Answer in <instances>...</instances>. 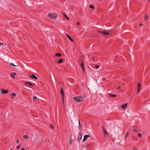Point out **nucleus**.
Listing matches in <instances>:
<instances>
[{
    "label": "nucleus",
    "instance_id": "1",
    "mask_svg": "<svg viewBox=\"0 0 150 150\" xmlns=\"http://www.w3.org/2000/svg\"><path fill=\"white\" fill-rule=\"evenodd\" d=\"M74 99L77 102L79 103L82 101L83 100V98L82 96H79L76 97H74Z\"/></svg>",
    "mask_w": 150,
    "mask_h": 150
},
{
    "label": "nucleus",
    "instance_id": "2",
    "mask_svg": "<svg viewBox=\"0 0 150 150\" xmlns=\"http://www.w3.org/2000/svg\"><path fill=\"white\" fill-rule=\"evenodd\" d=\"M57 16V14L52 13H49L48 15V17L52 19L55 18Z\"/></svg>",
    "mask_w": 150,
    "mask_h": 150
},
{
    "label": "nucleus",
    "instance_id": "3",
    "mask_svg": "<svg viewBox=\"0 0 150 150\" xmlns=\"http://www.w3.org/2000/svg\"><path fill=\"white\" fill-rule=\"evenodd\" d=\"M102 128L103 129V133L105 137L106 138H108V134L107 132V131L105 129L103 126H102Z\"/></svg>",
    "mask_w": 150,
    "mask_h": 150
},
{
    "label": "nucleus",
    "instance_id": "4",
    "mask_svg": "<svg viewBox=\"0 0 150 150\" xmlns=\"http://www.w3.org/2000/svg\"><path fill=\"white\" fill-rule=\"evenodd\" d=\"M82 135V133L81 132H80L79 133V134H78V141L79 142L81 140V139Z\"/></svg>",
    "mask_w": 150,
    "mask_h": 150
},
{
    "label": "nucleus",
    "instance_id": "5",
    "mask_svg": "<svg viewBox=\"0 0 150 150\" xmlns=\"http://www.w3.org/2000/svg\"><path fill=\"white\" fill-rule=\"evenodd\" d=\"M1 93L3 94H5L7 93L8 92V90H5L1 88Z\"/></svg>",
    "mask_w": 150,
    "mask_h": 150
},
{
    "label": "nucleus",
    "instance_id": "6",
    "mask_svg": "<svg viewBox=\"0 0 150 150\" xmlns=\"http://www.w3.org/2000/svg\"><path fill=\"white\" fill-rule=\"evenodd\" d=\"M127 103L124 104L122 105L121 108L124 109L125 110L127 106Z\"/></svg>",
    "mask_w": 150,
    "mask_h": 150
},
{
    "label": "nucleus",
    "instance_id": "7",
    "mask_svg": "<svg viewBox=\"0 0 150 150\" xmlns=\"http://www.w3.org/2000/svg\"><path fill=\"white\" fill-rule=\"evenodd\" d=\"M89 136L88 135H86L84 136L83 139V142H85L87 139V137H89Z\"/></svg>",
    "mask_w": 150,
    "mask_h": 150
},
{
    "label": "nucleus",
    "instance_id": "8",
    "mask_svg": "<svg viewBox=\"0 0 150 150\" xmlns=\"http://www.w3.org/2000/svg\"><path fill=\"white\" fill-rule=\"evenodd\" d=\"M60 91H61V93L62 95V97H63L64 96V93L63 89L62 87H61Z\"/></svg>",
    "mask_w": 150,
    "mask_h": 150
},
{
    "label": "nucleus",
    "instance_id": "9",
    "mask_svg": "<svg viewBox=\"0 0 150 150\" xmlns=\"http://www.w3.org/2000/svg\"><path fill=\"white\" fill-rule=\"evenodd\" d=\"M31 78H33L35 79H38V78L35 76L34 74H32L30 77Z\"/></svg>",
    "mask_w": 150,
    "mask_h": 150
},
{
    "label": "nucleus",
    "instance_id": "10",
    "mask_svg": "<svg viewBox=\"0 0 150 150\" xmlns=\"http://www.w3.org/2000/svg\"><path fill=\"white\" fill-rule=\"evenodd\" d=\"M109 96L110 97H115L116 96H117V95L115 94H113L111 93H109Z\"/></svg>",
    "mask_w": 150,
    "mask_h": 150
},
{
    "label": "nucleus",
    "instance_id": "11",
    "mask_svg": "<svg viewBox=\"0 0 150 150\" xmlns=\"http://www.w3.org/2000/svg\"><path fill=\"white\" fill-rule=\"evenodd\" d=\"M102 33L104 35H108L110 34V33L106 31H103L102 32Z\"/></svg>",
    "mask_w": 150,
    "mask_h": 150
},
{
    "label": "nucleus",
    "instance_id": "12",
    "mask_svg": "<svg viewBox=\"0 0 150 150\" xmlns=\"http://www.w3.org/2000/svg\"><path fill=\"white\" fill-rule=\"evenodd\" d=\"M16 96V94L13 92L12 93L10 94V96L11 98H13Z\"/></svg>",
    "mask_w": 150,
    "mask_h": 150
},
{
    "label": "nucleus",
    "instance_id": "13",
    "mask_svg": "<svg viewBox=\"0 0 150 150\" xmlns=\"http://www.w3.org/2000/svg\"><path fill=\"white\" fill-rule=\"evenodd\" d=\"M67 36L69 39L72 42H73V40L71 37L69 36L68 34H66Z\"/></svg>",
    "mask_w": 150,
    "mask_h": 150
},
{
    "label": "nucleus",
    "instance_id": "14",
    "mask_svg": "<svg viewBox=\"0 0 150 150\" xmlns=\"http://www.w3.org/2000/svg\"><path fill=\"white\" fill-rule=\"evenodd\" d=\"M25 83L27 85H29L32 86H33V85L32 84L28 82H25Z\"/></svg>",
    "mask_w": 150,
    "mask_h": 150
},
{
    "label": "nucleus",
    "instance_id": "15",
    "mask_svg": "<svg viewBox=\"0 0 150 150\" xmlns=\"http://www.w3.org/2000/svg\"><path fill=\"white\" fill-rule=\"evenodd\" d=\"M55 56L57 57H61V54L60 53H56L55 54Z\"/></svg>",
    "mask_w": 150,
    "mask_h": 150
},
{
    "label": "nucleus",
    "instance_id": "16",
    "mask_svg": "<svg viewBox=\"0 0 150 150\" xmlns=\"http://www.w3.org/2000/svg\"><path fill=\"white\" fill-rule=\"evenodd\" d=\"M63 62V60L62 58H60L59 60L57 62L58 64H60L62 63Z\"/></svg>",
    "mask_w": 150,
    "mask_h": 150
},
{
    "label": "nucleus",
    "instance_id": "17",
    "mask_svg": "<svg viewBox=\"0 0 150 150\" xmlns=\"http://www.w3.org/2000/svg\"><path fill=\"white\" fill-rule=\"evenodd\" d=\"M81 62L82 63L81 64H79L81 67H84V64L82 60H81Z\"/></svg>",
    "mask_w": 150,
    "mask_h": 150
},
{
    "label": "nucleus",
    "instance_id": "18",
    "mask_svg": "<svg viewBox=\"0 0 150 150\" xmlns=\"http://www.w3.org/2000/svg\"><path fill=\"white\" fill-rule=\"evenodd\" d=\"M148 14H146L144 16V19L145 20H147L148 19Z\"/></svg>",
    "mask_w": 150,
    "mask_h": 150
},
{
    "label": "nucleus",
    "instance_id": "19",
    "mask_svg": "<svg viewBox=\"0 0 150 150\" xmlns=\"http://www.w3.org/2000/svg\"><path fill=\"white\" fill-rule=\"evenodd\" d=\"M133 131L134 132H138V130L137 129V128L136 127L135 129L133 130Z\"/></svg>",
    "mask_w": 150,
    "mask_h": 150
},
{
    "label": "nucleus",
    "instance_id": "20",
    "mask_svg": "<svg viewBox=\"0 0 150 150\" xmlns=\"http://www.w3.org/2000/svg\"><path fill=\"white\" fill-rule=\"evenodd\" d=\"M138 136L139 138H141L142 137V135L140 133H139L138 134Z\"/></svg>",
    "mask_w": 150,
    "mask_h": 150
},
{
    "label": "nucleus",
    "instance_id": "21",
    "mask_svg": "<svg viewBox=\"0 0 150 150\" xmlns=\"http://www.w3.org/2000/svg\"><path fill=\"white\" fill-rule=\"evenodd\" d=\"M64 16L65 17V18H66V19L67 20H69V18L65 14H64Z\"/></svg>",
    "mask_w": 150,
    "mask_h": 150
},
{
    "label": "nucleus",
    "instance_id": "22",
    "mask_svg": "<svg viewBox=\"0 0 150 150\" xmlns=\"http://www.w3.org/2000/svg\"><path fill=\"white\" fill-rule=\"evenodd\" d=\"M79 127L80 129H81L82 128V126L80 124V121L79 120Z\"/></svg>",
    "mask_w": 150,
    "mask_h": 150
},
{
    "label": "nucleus",
    "instance_id": "23",
    "mask_svg": "<svg viewBox=\"0 0 150 150\" xmlns=\"http://www.w3.org/2000/svg\"><path fill=\"white\" fill-rule=\"evenodd\" d=\"M9 64L11 66H16V67L18 66H17L15 65L13 63H9Z\"/></svg>",
    "mask_w": 150,
    "mask_h": 150
},
{
    "label": "nucleus",
    "instance_id": "24",
    "mask_svg": "<svg viewBox=\"0 0 150 150\" xmlns=\"http://www.w3.org/2000/svg\"><path fill=\"white\" fill-rule=\"evenodd\" d=\"M81 68L82 69V70L83 72L84 73V72L85 71V70L84 66L83 67H81Z\"/></svg>",
    "mask_w": 150,
    "mask_h": 150
},
{
    "label": "nucleus",
    "instance_id": "25",
    "mask_svg": "<svg viewBox=\"0 0 150 150\" xmlns=\"http://www.w3.org/2000/svg\"><path fill=\"white\" fill-rule=\"evenodd\" d=\"M23 136V137L25 139H27L28 137V136L27 135H26V134L24 135Z\"/></svg>",
    "mask_w": 150,
    "mask_h": 150
},
{
    "label": "nucleus",
    "instance_id": "26",
    "mask_svg": "<svg viewBox=\"0 0 150 150\" xmlns=\"http://www.w3.org/2000/svg\"><path fill=\"white\" fill-rule=\"evenodd\" d=\"M89 7L91 9H93L94 8V7L93 6H92V5H90L89 6Z\"/></svg>",
    "mask_w": 150,
    "mask_h": 150
},
{
    "label": "nucleus",
    "instance_id": "27",
    "mask_svg": "<svg viewBox=\"0 0 150 150\" xmlns=\"http://www.w3.org/2000/svg\"><path fill=\"white\" fill-rule=\"evenodd\" d=\"M11 76L13 78L15 79V76L13 74H11Z\"/></svg>",
    "mask_w": 150,
    "mask_h": 150
},
{
    "label": "nucleus",
    "instance_id": "28",
    "mask_svg": "<svg viewBox=\"0 0 150 150\" xmlns=\"http://www.w3.org/2000/svg\"><path fill=\"white\" fill-rule=\"evenodd\" d=\"M140 88H138V89L137 91V94H138L140 92Z\"/></svg>",
    "mask_w": 150,
    "mask_h": 150
},
{
    "label": "nucleus",
    "instance_id": "29",
    "mask_svg": "<svg viewBox=\"0 0 150 150\" xmlns=\"http://www.w3.org/2000/svg\"><path fill=\"white\" fill-rule=\"evenodd\" d=\"M33 100L36 99H37V97L36 96H33Z\"/></svg>",
    "mask_w": 150,
    "mask_h": 150
},
{
    "label": "nucleus",
    "instance_id": "30",
    "mask_svg": "<svg viewBox=\"0 0 150 150\" xmlns=\"http://www.w3.org/2000/svg\"><path fill=\"white\" fill-rule=\"evenodd\" d=\"M95 67L96 69H98L99 67V66L97 65H95Z\"/></svg>",
    "mask_w": 150,
    "mask_h": 150
},
{
    "label": "nucleus",
    "instance_id": "31",
    "mask_svg": "<svg viewBox=\"0 0 150 150\" xmlns=\"http://www.w3.org/2000/svg\"><path fill=\"white\" fill-rule=\"evenodd\" d=\"M129 133L128 132V131L127 133V134H126L125 138H126V137L129 135Z\"/></svg>",
    "mask_w": 150,
    "mask_h": 150
},
{
    "label": "nucleus",
    "instance_id": "32",
    "mask_svg": "<svg viewBox=\"0 0 150 150\" xmlns=\"http://www.w3.org/2000/svg\"><path fill=\"white\" fill-rule=\"evenodd\" d=\"M20 146L21 145H18L16 147V149H19L20 147Z\"/></svg>",
    "mask_w": 150,
    "mask_h": 150
},
{
    "label": "nucleus",
    "instance_id": "33",
    "mask_svg": "<svg viewBox=\"0 0 150 150\" xmlns=\"http://www.w3.org/2000/svg\"><path fill=\"white\" fill-rule=\"evenodd\" d=\"M132 149H133V150H137V148L134 147Z\"/></svg>",
    "mask_w": 150,
    "mask_h": 150
},
{
    "label": "nucleus",
    "instance_id": "34",
    "mask_svg": "<svg viewBox=\"0 0 150 150\" xmlns=\"http://www.w3.org/2000/svg\"><path fill=\"white\" fill-rule=\"evenodd\" d=\"M72 135H70V140H72L71 137H72Z\"/></svg>",
    "mask_w": 150,
    "mask_h": 150
},
{
    "label": "nucleus",
    "instance_id": "35",
    "mask_svg": "<svg viewBox=\"0 0 150 150\" xmlns=\"http://www.w3.org/2000/svg\"><path fill=\"white\" fill-rule=\"evenodd\" d=\"M50 127L52 128H53V129L54 128V127L51 125H50Z\"/></svg>",
    "mask_w": 150,
    "mask_h": 150
},
{
    "label": "nucleus",
    "instance_id": "36",
    "mask_svg": "<svg viewBox=\"0 0 150 150\" xmlns=\"http://www.w3.org/2000/svg\"><path fill=\"white\" fill-rule=\"evenodd\" d=\"M72 140H70L69 141V144H70V145H71V143H72Z\"/></svg>",
    "mask_w": 150,
    "mask_h": 150
},
{
    "label": "nucleus",
    "instance_id": "37",
    "mask_svg": "<svg viewBox=\"0 0 150 150\" xmlns=\"http://www.w3.org/2000/svg\"><path fill=\"white\" fill-rule=\"evenodd\" d=\"M140 83H139L138 84V88H140Z\"/></svg>",
    "mask_w": 150,
    "mask_h": 150
},
{
    "label": "nucleus",
    "instance_id": "38",
    "mask_svg": "<svg viewBox=\"0 0 150 150\" xmlns=\"http://www.w3.org/2000/svg\"><path fill=\"white\" fill-rule=\"evenodd\" d=\"M70 8L71 9H73L74 8V7L72 6H70Z\"/></svg>",
    "mask_w": 150,
    "mask_h": 150
},
{
    "label": "nucleus",
    "instance_id": "39",
    "mask_svg": "<svg viewBox=\"0 0 150 150\" xmlns=\"http://www.w3.org/2000/svg\"><path fill=\"white\" fill-rule=\"evenodd\" d=\"M16 142L17 143H18L19 142V140L18 139H17L16 141Z\"/></svg>",
    "mask_w": 150,
    "mask_h": 150
},
{
    "label": "nucleus",
    "instance_id": "40",
    "mask_svg": "<svg viewBox=\"0 0 150 150\" xmlns=\"http://www.w3.org/2000/svg\"><path fill=\"white\" fill-rule=\"evenodd\" d=\"M120 86H119L117 88V89H120Z\"/></svg>",
    "mask_w": 150,
    "mask_h": 150
},
{
    "label": "nucleus",
    "instance_id": "41",
    "mask_svg": "<svg viewBox=\"0 0 150 150\" xmlns=\"http://www.w3.org/2000/svg\"><path fill=\"white\" fill-rule=\"evenodd\" d=\"M105 79H106V78H105V77H104V78H103V81H105Z\"/></svg>",
    "mask_w": 150,
    "mask_h": 150
},
{
    "label": "nucleus",
    "instance_id": "42",
    "mask_svg": "<svg viewBox=\"0 0 150 150\" xmlns=\"http://www.w3.org/2000/svg\"><path fill=\"white\" fill-rule=\"evenodd\" d=\"M62 97V102H64V96Z\"/></svg>",
    "mask_w": 150,
    "mask_h": 150
},
{
    "label": "nucleus",
    "instance_id": "43",
    "mask_svg": "<svg viewBox=\"0 0 150 150\" xmlns=\"http://www.w3.org/2000/svg\"><path fill=\"white\" fill-rule=\"evenodd\" d=\"M13 74L15 75H16V73L15 72H13Z\"/></svg>",
    "mask_w": 150,
    "mask_h": 150
},
{
    "label": "nucleus",
    "instance_id": "44",
    "mask_svg": "<svg viewBox=\"0 0 150 150\" xmlns=\"http://www.w3.org/2000/svg\"><path fill=\"white\" fill-rule=\"evenodd\" d=\"M76 24L78 25H79V22H77Z\"/></svg>",
    "mask_w": 150,
    "mask_h": 150
},
{
    "label": "nucleus",
    "instance_id": "45",
    "mask_svg": "<svg viewBox=\"0 0 150 150\" xmlns=\"http://www.w3.org/2000/svg\"><path fill=\"white\" fill-rule=\"evenodd\" d=\"M98 32L101 33H102V32H101V31H98Z\"/></svg>",
    "mask_w": 150,
    "mask_h": 150
},
{
    "label": "nucleus",
    "instance_id": "46",
    "mask_svg": "<svg viewBox=\"0 0 150 150\" xmlns=\"http://www.w3.org/2000/svg\"><path fill=\"white\" fill-rule=\"evenodd\" d=\"M63 106H64V102H63Z\"/></svg>",
    "mask_w": 150,
    "mask_h": 150
},
{
    "label": "nucleus",
    "instance_id": "47",
    "mask_svg": "<svg viewBox=\"0 0 150 150\" xmlns=\"http://www.w3.org/2000/svg\"><path fill=\"white\" fill-rule=\"evenodd\" d=\"M25 149L24 148H23L21 149V150H25Z\"/></svg>",
    "mask_w": 150,
    "mask_h": 150
},
{
    "label": "nucleus",
    "instance_id": "48",
    "mask_svg": "<svg viewBox=\"0 0 150 150\" xmlns=\"http://www.w3.org/2000/svg\"><path fill=\"white\" fill-rule=\"evenodd\" d=\"M139 25H140V26H141L142 25V24H140Z\"/></svg>",
    "mask_w": 150,
    "mask_h": 150
},
{
    "label": "nucleus",
    "instance_id": "49",
    "mask_svg": "<svg viewBox=\"0 0 150 150\" xmlns=\"http://www.w3.org/2000/svg\"><path fill=\"white\" fill-rule=\"evenodd\" d=\"M149 2H150V0H147Z\"/></svg>",
    "mask_w": 150,
    "mask_h": 150
},
{
    "label": "nucleus",
    "instance_id": "50",
    "mask_svg": "<svg viewBox=\"0 0 150 150\" xmlns=\"http://www.w3.org/2000/svg\"><path fill=\"white\" fill-rule=\"evenodd\" d=\"M33 141H36V140H35V139H34V140H33Z\"/></svg>",
    "mask_w": 150,
    "mask_h": 150
},
{
    "label": "nucleus",
    "instance_id": "51",
    "mask_svg": "<svg viewBox=\"0 0 150 150\" xmlns=\"http://www.w3.org/2000/svg\"><path fill=\"white\" fill-rule=\"evenodd\" d=\"M10 150H11V149H10Z\"/></svg>",
    "mask_w": 150,
    "mask_h": 150
},
{
    "label": "nucleus",
    "instance_id": "52",
    "mask_svg": "<svg viewBox=\"0 0 150 150\" xmlns=\"http://www.w3.org/2000/svg\"><path fill=\"white\" fill-rule=\"evenodd\" d=\"M149 150H150V149Z\"/></svg>",
    "mask_w": 150,
    "mask_h": 150
}]
</instances>
